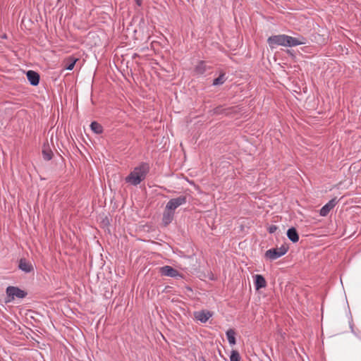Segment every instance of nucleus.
Here are the masks:
<instances>
[{"label": "nucleus", "instance_id": "f257e3e1", "mask_svg": "<svg viewBox=\"0 0 361 361\" xmlns=\"http://www.w3.org/2000/svg\"><path fill=\"white\" fill-rule=\"evenodd\" d=\"M149 170L150 167L149 164L142 162L130 172L125 178V181L129 185L137 186L145 180Z\"/></svg>", "mask_w": 361, "mask_h": 361}, {"label": "nucleus", "instance_id": "f03ea898", "mask_svg": "<svg viewBox=\"0 0 361 361\" xmlns=\"http://www.w3.org/2000/svg\"><path fill=\"white\" fill-rule=\"evenodd\" d=\"M288 251L286 246L282 245L280 247L269 249L265 252V257L271 260L276 259L284 255Z\"/></svg>", "mask_w": 361, "mask_h": 361}, {"label": "nucleus", "instance_id": "7ed1b4c3", "mask_svg": "<svg viewBox=\"0 0 361 361\" xmlns=\"http://www.w3.org/2000/svg\"><path fill=\"white\" fill-rule=\"evenodd\" d=\"M286 35H272L267 39V42L271 48L275 46L286 47Z\"/></svg>", "mask_w": 361, "mask_h": 361}, {"label": "nucleus", "instance_id": "20e7f679", "mask_svg": "<svg viewBox=\"0 0 361 361\" xmlns=\"http://www.w3.org/2000/svg\"><path fill=\"white\" fill-rule=\"evenodd\" d=\"M187 202V197L185 195H181L177 198L171 199L166 205V210L175 211L178 207L185 204Z\"/></svg>", "mask_w": 361, "mask_h": 361}, {"label": "nucleus", "instance_id": "39448f33", "mask_svg": "<svg viewBox=\"0 0 361 361\" xmlns=\"http://www.w3.org/2000/svg\"><path fill=\"white\" fill-rule=\"evenodd\" d=\"M6 293L11 300H14L15 298H23L26 295V293L24 290L14 286H8L6 288Z\"/></svg>", "mask_w": 361, "mask_h": 361}, {"label": "nucleus", "instance_id": "423d86ee", "mask_svg": "<svg viewBox=\"0 0 361 361\" xmlns=\"http://www.w3.org/2000/svg\"><path fill=\"white\" fill-rule=\"evenodd\" d=\"M305 43H306V39L302 36H298L297 37H293L287 35L286 47H296L298 45L305 44Z\"/></svg>", "mask_w": 361, "mask_h": 361}, {"label": "nucleus", "instance_id": "0eeeda50", "mask_svg": "<svg viewBox=\"0 0 361 361\" xmlns=\"http://www.w3.org/2000/svg\"><path fill=\"white\" fill-rule=\"evenodd\" d=\"M161 275L173 278L182 277L181 274L172 267L164 266L160 268Z\"/></svg>", "mask_w": 361, "mask_h": 361}, {"label": "nucleus", "instance_id": "6e6552de", "mask_svg": "<svg viewBox=\"0 0 361 361\" xmlns=\"http://www.w3.org/2000/svg\"><path fill=\"white\" fill-rule=\"evenodd\" d=\"M336 198L331 199L328 203L324 205L320 209L319 214L322 216H326L329 212L337 204Z\"/></svg>", "mask_w": 361, "mask_h": 361}, {"label": "nucleus", "instance_id": "1a4fd4ad", "mask_svg": "<svg viewBox=\"0 0 361 361\" xmlns=\"http://www.w3.org/2000/svg\"><path fill=\"white\" fill-rule=\"evenodd\" d=\"M212 316V313L208 310L197 311L194 313L195 318L202 323L207 322Z\"/></svg>", "mask_w": 361, "mask_h": 361}, {"label": "nucleus", "instance_id": "9d476101", "mask_svg": "<svg viewBox=\"0 0 361 361\" xmlns=\"http://www.w3.org/2000/svg\"><path fill=\"white\" fill-rule=\"evenodd\" d=\"M28 81L30 85L36 86L39 82V75L34 71H28L26 73Z\"/></svg>", "mask_w": 361, "mask_h": 361}, {"label": "nucleus", "instance_id": "9b49d317", "mask_svg": "<svg viewBox=\"0 0 361 361\" xmlns=\"http://www.w3.org/2000/svg\"><path fill=\"white\" fill-rule=\"evenodd\" d=\"M18 268L25 273H30L33 271L32 264L25 259H20Z\"/></svg>", "mask_w": 361, "mask_h": 361}, {"label": "nucleus", "instance_id": "f8f14e48", "mask_svg": "<svg viewBox=\"0 0 361 361\" xmlns=\"http://www.w3.org/2000/svg\"><path fill=\"white\" fill-rule=\"evenodd\" d=\"M208 68H209L206 63L201 61L196 65L194 71L196 75H202L208 70Z\"/></svg>", "mask_w": 361, "mask_h": 361}, {"label": "nucleus", "instance_id": "ddd939ff", "mask_svg": "<svg viewBox=\"0 0 361 361\" xmlns=\"http://www.w3.org/2000/svg\"><path fill=\"white\" fill-rule=\"evenodd\" d=\"M174 212L165 209L163 214L162 221L165 226L169 225L173 219Z\"/></svg>", "mask_w": 361, "mask_h": 361}, {"label": "nucleus", "instance_id": "4468645a", "mask_svg": "<svg viewBox=\"0 0 361 361\" xmlns=\"http://www.w3.org/2000/svg\"><path fill=\"white\" fill-rule=\"evenodd\" d=\"M267 285L264 278L262 275L257 274L255 276V286L256 290L264 288Z\"/></svg>", "mask_w": 361, "mask_h": 361}, {"label": "nucleus", "instance_id": "2eb2a0df", "mask_svg": "<svg viewBox=\"0 0 361 361\" xmlns=\"http://www.w3.org/2000/svg\"><path fill=\"white\" fill-rule=\"evenodd\" d=\"M287 236L293 243H296L299 240V235L296 229L293 227L290 228L287 231Z\"/></svg>", "mask_w": 361, "mask_h": 361}, {"label": "nucleus", "instance_id": "dca6fc26", "mask_svg": "<svg viewBox=\"0 0 361 361\" xmlns=\"http://www.w3.org/2000/svg\"><path fill=\"white\" fill-rule=\"evenodd\" d=\"M226 337H227V339H228L229 343L231 345H235V333L234 330L228 329L226 331Z\"/></svg>", "mask_w": 361, "mask_h": 361}, {"label": "nucleus", "instance_id": "f3484780", "mask_svg": "<svg viewBox=\"0 0 361 361\" xmlns=\"http://www.w3.org/2000/svg\"><path fill=\"white\" fill-rule=\"evenodd\" d=\"M90 128L92 130L97 134L102 133L103 130L102 126L96 121L92 122V123L90 124Z\"/></svg>", "mask_w": 361, "mask_h": 361}, {"label": "nucleus", "instance_id": "a211bd4d", "mask_svg": "<svg viewBox=\"0 0 361 361\" xmlns=\"http://www.w3.org/2000/svg\"><path fill=\"white\" fill-rule=\"evenodd\" d=\"M42 155H43V158L45 159V160H51V158H52V152L51 150L49 149V146H47V147H44V149L42 150Z\"/></svg>", "mask_w": 361, "mask_h": 361}, {"label": "nucleus", "instance_id": "6ab92c4d", "mask_svg": "<svg viewBox=\"0 0 361 361\" xmlns=\"http://www.w3.org/2000/svg\"><path fill=\"white\" fill-rule=\"evenodd\" d=\"M226 81V74L224 73H221L220 75L215 78L213 81V85H221L224 83Z\"/></svg>", "mask_w": 361, "mask_h": 361}, {"label": "nucleus", "instance_id": "aec40b11", "mask_svg": "<svg viewBox=\"0 0 361 361\" xmlns=\"http://www.w3.org/2000/svg\"><path fill=\"white\" fill-rule=\"evenodd\" d=\"M240 354L237 350H232L230 356V361H240Z\"/></svg>", "mask_w": 361, "mask_h": 361}, {"label": "nucleus", "instance_id": "412c9836", "mask_svg": "<svg viewBox=\"0 0 361 361\" xmlns=\"http://www.w3.org/2000/svg\"><path fill=\"white\" fill-rule=\"evenodd\" d=\"M76 61H77V59H73V58L70 59L69 63L66 66V69L70 70V71L72 70L74 68Z\"/></svg>", "mask_w": 361, "mask_h": 361}, {"label": "nucleus", "instance_id": "4be33fe9", "mask_svg": "<svg viewBox=\"0 0 361 361\" xmlns=\"http://www.w3.org/2000/svg\"><path fill=\"white\" fill-rule=\"evenodd\" d=\"M277 226L275 225H271L268 228V231L270 233H274L277 230Z\"/></svg>", "mask_w": 361, "mask_h": 361}, {"label": "nucleus", "instance_id": "5701e85b", "mask_svg": "<svg viewBox=\"0 0 361 361\" xmlns=\"http://www.w3.org/2000/svg\"><path fill=\"white\" fill-rule=\"evenodd\" d=\"M222 111L221 107L218 106L216 109H214V114H221Z\"/></svg>", "mask_w": 361, "mask_h": 361}, {"label": "nucleus", "instance_id": "b1692460", "mask_svg": "<svg viewBox=\"0 0 361 361\" xmlns=\"http://www.w3.org/2000/svg\"><path fill=\"white\" fill-rule=\"evenodd\" d=\"M135 1L138 6H141L142 0H135Z\"/></svg>", "mask_w": 361, "mask_h": 361}]
</instances>
